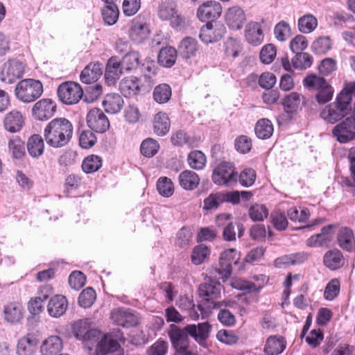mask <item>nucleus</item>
Listing matches in <instances>:
<instances>
[{
	"label": "nucleus",
	"mask_w": 355,
	"mask_h": 355,
	"mask_svg": "<svg viewBox=\"0 0 355 355\" xmlns=\"http://www.w3.org/2000/svg\"><path fill=\"white\" fill-rule=\"evenodd\" d=\"M72 135L73 125L66 118L53 119L46 125V142L53 148L67 144Z\"/></svg>",
	"instance_id": "nucleus-1"
},
{
	"label": "nucleus",
	"mask_w": 355,
	"mask_h": 355,
	"mask_svg": "<svg viewBox=\"0 0 355 355\" xmlns=\"http://www.w3.org/2000/svg\"><path fill=\"white\" fill-rule=\"evenodd\" d=\"M338 94L335 102L329 104L320 112V116L327 122L334 124L345 117L351 111V103L349 98Z\"/></svg>",
	"instance_id": "nucleus-2"
},
{
	"label": "nucleus",
	"mask_w": 355,
	"mask_h": 355,
	"mask_svg": "<svg viewBox=\"0 0 355 355\" xmlns=\"http://www.w3.org/2000/svg\"><path fill=\"white\" fill-rule=\"evenodd\" d=\"M42 83L40 80L32 78L20 80L15 89L17 98L24 103L34 101L42 95Z\"/></svg>",
	"instance_id": "nucleus-3"
},
{
	"label": "nucleus",
	"mask_w": 355,
	"mask_h": 355,
	"mask_svg": "<svg viewBox=\"0 0 355 355\" xmlns=\"http://www.w3.org/2000/svg\"><path fill=\"white\" fill-rule=\"evenodd\" d=\"M212 182L218 186L234 187L237 184V171L233 163L221 162L213 170Z\"/></svg>",
	"instance_id": "nucleus-4"
},
{
	"label": "nucleus",
	"mask_w": 355,
	"mask_h": 355,
	"mask_svg": "<svg viewBox=\"0 0 355 355\" xmlns=\"http://www.w3.org/2000/svg\"><path fill=\"white\" fill-rule=\"evenodd\" d=\"M124 334L119 329L103 334L96 347V355H107L118 351L125 343Z\"/></svg>",
	"instance_id": "nucleus-5"
},
{
	"label": "nucleus",
	"mask_w": 355,
	"mask_h": 355,
	"mask_svg": "<svg viewBox=\"0 0 355 355\" xmlns=\"http://www.w3.org/2000/svg\"><path fill=\"white\" fill-rule=\"evenodd\" d=\"M240 254L234 248H230L223 251L220 256L219 266L216 272L223 282L228 280L232 273V265L239 264Z\"/></svg>",
	"instance_id": "nucleus-6"
},
{
	"label": "nucleus",
	"mask_w": 355,
	"mask_h": 355,
	"mask_svg": "<svg viewBox=\"0 0 355 355\" xmlns=\"http://www.w3.org/2000/svg\"><path fill=\"white\" fill-rule=\"evenodd\" d=\"M58 96L60 101L65 105H74L79 102L83 96V89L75 82L62 83L58 87Z\"/></svg>",
	"instance_id": "nucleus-7"
},
{
	"label": "nucleus",
	"mask_w": 355,
	"mask_h": 355,
	"mask_svg": "<svg viewBox=\"0 0 355 355\" xmlns=\"http://www.w3.org/2000/svg\"><path fill=\"white\" fill-rule=\"evenodd\" d=\"M24 73V64L21 61L12 59L5 62L0 71V80L6 84H12L21 78Z\"/></svg>",
	"instance_id": "nucleus-8"
},
{
	"label": "nucleus",
	"mask_w": 355,
	"mask_h": 355,
	"mask_svg": "<svg viewBox=\"0 0 355 355\" xmlns=\"http://www.w3.org/2000/svg\"><path fill=\"white\" fill-rule=\"evenodd\" d=\"M333 135L340 143H347L355 137V112L332 130Z\"/></svg>",
	"instance_id": "nucleus-9"
},
{
	"label": "nucleus",
	"mask_w": 355,
	"mask_h": 355,
	"mask_svg": "<svg viewBox=\"0 0 355 355\" xmlns=\"http://www.w3.org/2000/svg\"><path fill=\"white\" fill-rule=\"evenodd\" d=\"M211 325L209 322L190 324L184 326V330L202 347L207 348V339L211 331Z\"/></svg>",
	"instance_id": "nucleus-10"
},
{
	"label": "nucleus",
	"mask_w": 355,
	"mask_h": 355,
	"mask_svg": "<svg viewBox=\"0 0 355 355\" xmlns=\"http://www.w3.org/2000/svg\"><path fill=\"white\" fill-rule=\"evenodd\" d=\"M86 121L88 127L98 133H104L110 128L107 116L99 108L91 109L87 114Z\"/></svg>",
	"instance_id": "nucleus-11"
},
{
	"label": "nucleus",
	"mask_w": 355,
	"mask_h": 355,
	"mask_svg": "<svg viewBox=\"0 0 355 355\" xmlns=\"http://www.w3.org/2000/svg\"><path fill=\"white\" fill-rule=\"evenodd\" d=\"M226 33V28L218 22H208L200 28L199 37L204 43L219 41Z\"/></svg>",
	"instance_id": "nucleus-12"
},
{
	"label": "nucleus",
	"mask_w": 355,
	"mask_h": 355,
	"mask_svg": "<svg viewBox=\"0 0 355 355\" xmlns=\"http://www.w3.org/2000/svg\"><path fill=\"white\" fill-rule=\"evenodd\" d=\"M222 14L221 4L214 0L202 3L197 10V17L201 21L216 22Z\"/></svg>",
	"instance_id": "nucleus-13"
},
{
	"label": "nucleus",
	"mask_w": 355,
	"mask_h": 355,
	"mask_svg": "<svg viewBox=\"0 0 355 355\" xmlns=\"http://www.w3.org/2000/svg\"><path fill=\"white\" fill-rule=\"evenodd\" d=\"M111 319L116 325L124 328L132 327L138 324L137 316L125 308H117L112 310Z\"/></svg>",
	"instance_id": "nucleus-14"
},
{
	"label": "nucleus",
	"mask_w": 355,
	"mask_h": 355,
	"mask_svg": "<svg viewBox=\"0 0 355 355\" xmlns=\"http://www.w3.org/2000/svg\"><path fill=\"white\" fill-rule=\"evenodd\" d=\"M222 288L223 286L219 282L209 277L204 283L200 284L198 293L205 300H214L220 297Z\"/></svg>",
	"instance_id": "nucleus-15"
},
{
	"label": "nucleus",
	"mask_w": 355,
	"mask_h": 355,
	"mask_svg": "<svg viewBox=\"0 0 355 355\" xmlns=\"http://www.w3.org/2000/svg\"><path fill=\"white\" fill-rule=\"evenodd\" d=\"M168 336L174 349H177L182 346H190L189 334L184 330V327L180 328L175 324L169 326Z\"/></svg>",
	"instance_id": "nucleus-16"
},
{
	"label": "nucleus",
	"mask_w": 355,
	"mask_h": 355,
	"mask_svg": "<svg viewBox=\"0 0 355 355\" xmlns=\"http://www.w3.org/2000/svg\"><path fill=\"white\" fill-rule=\"evenodd\" d=\"M225 22L230 29L240 30L246 21L243 10L239 6H232L225 13Z\"/></svg>",
	"instance_id": "nucleus-17"
},
{
	"label": "nucleus",
	"mask_w": 355,
	"mask_h": 355,
	"mask_svg": "<svg viewBox=\"0 0 355 355\" xmlns=\"http://www.w3.org/2000/svg\"><path fill=\"white\" fill-rule=\"evenodd\" d=\"M244 36L245 40L252 46L260 45L264 39L261 25L259 22L250 21L245 27Z\"/></svg>",
	"instance_id": "nucleus-18"
},
{
	"label": "nucleus",
	"mask_w": 355,
	"mask_h": 355,
	"mask_svg": "<svg viewBox=\"0 0 355 355\" xmlns=\"http://www.w3.org/2000/svg\"><path fill=\"white\" fill-rule=\"evenodd\" d=\"M125 71L120 60L116 56L111 57L106 64L105 78L109 85L115 84L116 80Z\"/></svg>",
	"instance_id": "nucleus-19"
},
{
	"label": "nucleus",
	"mask_w": 355,
	"mask_h": 355,
	"mask_svg": "<svg viewBox=\"0 0 355 355\" xmlns=\"http://www.w3.org/2000/svg\"><path fill=\"white\" fill-rule=\"evenodd\" d=\"M337 242L340 248L348 252L355 251L354 232L347 227H342L337 234Z\"/></svg>",
	"instance_id": "nucleus-20"
},
{
	"label": "nucleus",
	"mask_w": 355,
	"mask_h": 355,
	"mask_svg": "<svg viewBox=\"0 0 355 355\" xmlns=\"http://www.w3.org/2000/svg\"><path fill=\"white\" fill-rule=\"evenodd\" d=\"M68 302L67 298L62 295H55L49 301L47 311L53 318H59L67 311Z\"/></svg>",
	"instance_id": "nucleus-21"
},
{
	"label": "nucleus",
	"mask_w": 355,
	"mask_h": 355,
	"mask_svg": "<svg viewBox=\"0 0 355 355\" xmlns=\"http://www.w3.org/2000/svg\"><path fill=\"white\" fill-rule=\"evenodd\" d=\"M198 51V42L191 37L183 38L178 46V53L183 59L187 60L195 57Z\"/></svg>",
	"instance_id": "nucleus-22"
},
{
	"label": "nucleus",
	"mask_w": 355,
	"mask_h": 355,
	"mask_svg": "<svg viewBox=\"0 0 355 355\" xmlns=\"http://www.w3.org/2000/svg\"><path fill=\"white\" fill-rule=\"evenodd\" d=\"M149 29L144 22L134 20L130 30V38L136 44H141L148 37Z\"/></svg>",
	"instance_id": "nucleus-23"
},
{
	"label": "nucleus",
	"mask_w": 355,
	"mask_h": 355,
	"mask_svg": "<svg viewBox=\"0 0 355 355\" xmlns=\"http://www.w3.org/2000/svg\"><path fill=\"white\" fill-rule=\"evenodd\" d=\"M102 65L97 63H89L82 71L80 78L82 83L85 84H91L98 80V78L102 75Z\"/></svg>",
	"instance_id": "nucleus-24"
},
{
	"label": "nucleus",
	"mask_w": 355,
	"mask_h": 355,
	"mask_svg": "<svg viewBox=\"0 0 355 355\" xmlns=\"http://www.w3.org/2000/svg\"><path fill=\"white\" fill-rule=\"evenodd\" d=\"M44 296L33 297L30 300L28 304V310L31 314V316L28 318V324L31 327H35L39 322L40 317L38 315L42 312L44 306Z\"/></svg>",
	"instance_id": "nucleus-25"
},
{
	"label": "nucleus",
	"mask_w": 355,
	"mask_h": 355,
	"mask_svg": "<svg viewBox=\"0 0 355 355\" xmlns=\"http://www.w3.org/2000/svg\"><path fill=\"white\" fill-rule=\"evenodd\" d=\"M102 104L107 113L116 114L121 110L124 101L119 94L111 93L105 96Z\"/></svg>",
	"instance_id": "nucleus-26"
},
{
	"label": "nucleus",
	"mask_w": 355,
	"mask_h": 355,
	"mask_svg": "<svg viewBox=\"0 0 355 355\" xmlns=\"http://www.w3.org/2000/svg\"><path fill=\"white\" fill-rule=\"evenodd\" d=\"M323 263L331 270L339 269L344 264L343 253L338 249L329 250L324 255Z\"/></svg>",
	"instance_id": "nucleus-27"
},
{
	"label": "nucleus",
	"mask_w": 355,
	"mask_h": 355,
	"mask_svg": "<svg viewBox=\"0 0 355 355\" xmlns=\"http://www.w3.org/2000/svg\"><path fill=\"white\" fill-rule=\"evenodd\" d=\"M302 98L304 97L295 92L286 95L282 102L285 112L291 116L296 114L300 108Z\"/></svg>",
	"instance_id": "nucleus-28"
},
{
	"label": "nucleus",
	"mask_w": 355,
	"mask_h": 355,
	"mask_svg": "<svg viewBox=\"0 0 355 355\" xmlns=\"http://www.w3.org/2000/svg\"><path fill=\"white\" fill-rule=\"evenodd\" d=\"M24 123L21 113L17 110H12L7 114L4 119V127L10 132L19 131Z\"/></svg>",
	"instance_id": "nucleus-29"
},
{
	"label": "nucleus",
	"mask_w": 355,
	"mask_h": 355,
	"mask_svg": "<svg viewBox=\"0 0 355 355\" xmlns=\"http://www.w3.org/2000/svg\"><path fill=\"white\" fill-rule=\"evenodd\" d=\"M119 90L125 97L136 95L140 90V80L135 76L124 78L119 83Z\"/></svg>",
	"instance_id": "nucleus-30"
},
{
	"label": "nucleus",
	"mask_w": 355,
	"mask_h": 355,
	"mask_svg": "<svg viewBox=\"0 0 355 355\" xmlns=\"http://www.w3.org/2000/svg\"><path fill=\"white\" fill-rule=\"evenodd\" d=\"M178 182L182 189L187 191H192L198 186L200 178L196 172L190 170H184L180 173Z\"/></svg>",
	"instance_id": "nucleus-31"
},
{
	"label": "nucleus",
	"mask_w": 355,
	"mask_h": 355,
	"mask_svg": "<svg viewBox=\"0 0 355 355\" xmlns=\"http://www.w3.org/2000/svg\"><path fill=\"white\" fill-rule=\"evenodd\" d=\"M177 6V3L173 0L162 1L157 8L158 17L162 21L172 19L178 12Z\"/></svg>",
	"instance_id": "nucleus-32"
},
{
	"label": "nucleus",
	"mask_w": 355,
	"mask_h": 355,
	"mask_svg": "<svg viewBox=\"0 0 355 355\" xmlns=\"http://www.w3.org/2000/svg\"><path fill=\"white\" fill-rule=\"evenodd\" d=\"M5 320L11 324H17L23 318V308L19 303H10L4 308Z\"/></svg>",
	"instance_id": "nucleus-33"
},
{
	"label": "nucleus",
	"mask_w": 355,
	"mask_h": 355,
	"mask_svg": "<svg viewBox=\"0 0 355 355\" xmlns=\"http://www.w3.org/2000/svg\"><path fill=\"white\" fill-rule=\"evenodd\" d=\"M171 122L167 114L158 112L155 114L153 121V130L155 135L164 136L170 130Z\"/></svg>",
	"instance_id": "nucleus-34"
},
{
	"label": "nucleus",
	"mask_w": 355,
	"mask_h": 355,
	"mask_svg": "<svg viewBox=\"0 0 355 355\" xmlns=\"http://www.w3.org/2000/svg\"><path fill=\"white\" fill-rule=\"evenodd\" d=\"M227 306L224 301L213 302V307L220 309L218 314V319L220 322L225 326L230 327L235 324L236 318L234 315L225 308Z\"/></svg>",
	"instance_id": "nucleus-35"
},
{
	"label": "nucleus",
	"mask_w": 355,
	"mask_h": 355,
	"mask_svg": "<svg viewBox=\"0 0 355 355\" xmlns=\"http://www.w3.org/2000/svg\"><path fill=\"white\" fill-rule=\"evenodd\" d=\"M285 347L282 337L271 336L266 340L264 352L268 355H278L284 350Z\"/></svg>",
	"instance_id": "nucleus-36"
},
{
	"label": "nucleus",
	"mask_w": 355,
	"mask_h": 355,
	"mask_svg": "<svg viewBox=\"0 0 355 355\" xmlns=\"http://www.w3.org/2000/svg\"><path fill=\"white\" fill-rule=\"evenodd\" d=\"M177 54V50L172 46L162 48L157 56L158 62L164 67H171L176 61Z\"/></svg>",
	"instance_id": "nucleus-37"
},
{
	"label": "nucleus",
	"mask_w": 355,
	"mask_h": 355,
	"mask_svg": "<svg viewBox=\"0 0 355 355\" xmlns=\"http://www.w3.org/2000/svg\"><path fill=\"white\" fill-rule=\"evenodd\" d=\"M273 131V125L268 119L258 120L254 127L255 135L260 139H269L272 135Z\"/></svg>",
	"instance_id": "nucleus-38"
},
{
	"label": "nucleus",
	"mask_w": 355,
	"mask_h": 355,
	"mask_svg": "<svg viewBox=\"0 0 355 355\" xmlns=\"http://www.w3.org/2000/svg\"><path fill=\"white\" fill-rule=\"evenodd\" d=\"M37 345V340L32 334L21 338L19 340L17 347V352L19 355H29L31 354L35 346Z\"/></svg>",
	"instance_id": "nucleus-39"
},
{
	"label": "nucleus",
	"mask_w": 355,
	"mask_h": 355,
	"mask_svg": "<svg viewBox=\"0 0 355 355\" xmlns=\"http://www.w3.org/2000/svg\"><path fill=\"white\" fill-rule=\"evenodd\" d=\"M27 150L33 157L41 156L44 150V141L40 135L35 134L30 137L27 141Z\"/></svg>",
	"instance_id": "nucleus-40"
},
{
	"label": "nucleus",
	"mask_w": 355,
	"mask_h": 355,
	"mask_svg": "<svg viewBox=\"0 0 355 355\" xmlns=\"http://www.w3.org/2000/svg\"><path fill=\"white\" fill-rule=\"evenodd\" d=\"M171 140L175 146L187 145L189 148L197 147L198 143V141L194 137L188 135L183 130L176 132L172 135Z\"/></svg>",
	"instance_id": "nucleus-41"
},
{
	"label": "nucleus",
	"mask_w": 355,
	"mask_h": 355,
	"mask_svg": "<svg viewBox=\"0 0 355 355\" xmlns=\"http://www.w3.org/2000/svg\"><path fill=\"white\" fill-rule=\"evenodd\" d=\"M101 14L105 23L112 26L116 24L119 19V10L115 3H105Z\"/></svg>",
	"instance_id": "nucleus-42"
},
{
	"label": "nucleus",
	"mask_w": 355,
	"mask_h": 355,
	"mask_svg": "<svg viewBox=\"0 0 355 355\" xmlns=\"http://www.w3.org/2000/svg\"><path fill=\"white\" fill-rule=\"evenodd\" d=\"M172 95L171 88L169 85L162 83L157 85L153 90V96L155 101L159 104L167 103Z\"/></svg>",
	"instance_id": "nucleus-43"
},
{
	"label": "nucleus",
	"mask_w": 355,
	"mask_h": 355,
	"mask_svg": "<svg viewBox=\"0 0 355 355\" xmlns=\"http://www.w3.org/2000/svg\"><path fill=\"white\" fill-rule=\"evenodd\" d=\"M297 26L301 33H310L316 28L318 20L313 15L306 14L299 18Z\"/></svg>",
	"instance_id": "nucleus-44"
},
{
	"label": "nucleus",
	"mask_w": 355,
	"mask_h": 355,
	"mask_svg": "<svg viewBox=\"0 0 355 355\" xmlns=\"http://www.w3.org/2000/svg\"><path fill=\"white\" fill-rule=\"evenodd\" d=\"M189 166L194 170H202L206 165L207 158L200 150H192L187 157Z\"/></svg>",
	"instance_id": "nucleus-45"
},
{
	"label": "nucleus",
	"mask_w": 355,
	"mask_h": 355,
	"mask_svg": "<svg viewBox=\"0 0 355 355\" xmlns=\"http://www.w3.org/2000/svg\"><path fill=\"white\" fill-rule=\"evenodd\" d=\"M327 84V82L324 77L313 73L307 74L303 79V85L309 90L318 91Z\"/></svg>",
	"instance_id": "nucleus-46"
},
{
	"label": "nucleus",
	"mask_w": 355,
	"mask_h": 355,
	"mask_svg": "<svg viewBox=\"0 0 355 355\" xmlns=\"http://www.w3.org/2000/svg\"><path fill=\"white\" fill-rule=\"evenodd\" d=\"M210 249L205 244L196 245L191 254V261L194 265L202 264L209 256Z\"/></svg>",
	"instance_id": "nucleus-47"
},
{
	"label": "nucleus",
	"mask_w": 355,
	"mask_h": 355,
	"mask_svg": "<svg viewBox=\"0 0 355 355\" xmlns=\"http://www.w3.org/2000/svg\"><path fill=\"white\" fill-rule=\"evenodd\" d=\"M156 187L159 194L164 198H169L174 193V185L172 180L166 176L158 178Z\"/></svg>",
	"instance_id": "nucleus-48"
},
{
	"label": "nucleus",
	"mask_w": 355,
	"mask_h": 355,
	"mask_svg": "<svg viewBox=\"0 0 355 355\" xmlns=\"http://www.w3.org/2000/svg\"><path fill=\"white\" fill-rule=\"evenodd\" d=\"M332 46L331 39L329 36L319 37L311 44V51L318 55L327 53Z\"/></svg>",
	"instance_id": "nucleus-49"
},
{
	"label": "nucleus",
	"mask_w": 355,
	"mask_h": 355,
	"mask_svg": "<svg viewBox=\"0 0 355 355\" xmlns=\"http://www.w3.org/2000/svg\"><path fill=\"white\" fill-rule=\"evenodd\" d=\"M159 149V143L154 139L148 137L143 140L140 145V152L146 157L155 156Z\"/></svg>",
	"instance_id": "nucleus-50"
},
{
	"label": "nucleus",
	"mask_w": 355,
	"mask_h": 355,
	"mask_svg": "<svg viewBox=\"0 0 355 355\" xmlns=\"http://www.w3.org/2000/svg\"><path fill=\"white\" fill-rule=\"evenodd\" d=\"M87 85H88L85 88V92H83L82 98H83L84 101L86 103H93L102 94L103 87L100 83Z\"/></svg>",
	"instance_id": "nucleus-51"
},
{
	"label": "nucleus",
	"mask_w": 355,
	"mask_h": 355,
	"mask_svg": "<svg viewBox=\"0 0 355 355\" xmlns=\"http://www.w3.org/2000/svg\"><path fill=\"white\" fill-rule=\"evenodd\" d=\"M102 166L101 157L92 155L85 157L82 163L83 171L86 173H92L97 171Z\"/></svg>",
	"instance_id": "nucleus-52"
},
{
	"label": "nucleus",
	"mask_w": 355,
	"mask_h": 355,
	"mask_svg": "<svg viewBox=\"0 0 355 355\" xmlns=\"http://www.w3.org/2000/svg\"><path fill=\"white\" fill-rule=\"evenodd\" d=\"M120 62L125 71H130L136 69L139 64V53L136 51L127 52Z\"/></svg>",
	"instance_id": "nucleus-53"
},
{
	"label": "nucleus",
	"mask_w": 355,
	"mask_h": 355,
	"mask_svg": "<svg viewBox=\"0 0 355 355\" xmlns=\"http://www.w3.org/2000/svg\"><path fill=\"white\" fill-rule=\"evenodd\" d=\"M313 57L308 53H297L292 59V64L294 68L298 69H306L313 64Z\"/></svg>",
	"instance_id": "nucleus-54"
},
{
	"label": "nucleus",
	"mask_w": 355,
	"mask_h": 355,
	"mask_svg": "<svg viewBox=\"0 0 355 355\" xmlns=\"http://www.w3.org/2000/svg\"><path fill=\"white\" fill-rule=\"evenodd\" d=\"M257 173L251 168L243 169L240 174L237 173V182L243 187L248 188L252 186L256 180Z\"/></svg>",
	"instance_id": "nucleus-55"
},
{
	"label": "nucleus",
	"mask_w": 355,
	"mask_h": 355,
	"mask_svg": "<svg viewBox=\"0 0 355 355\" xmlns=\"http://www.w3.org/2000/svg\"><path fill=\"white\" fill-rule=\"evenodd\" d=\"M248 215L253 221H263L268 216V210L263 205L254 204L248 209Z\"/></svg>",
	"instance_id": "nucleus-56"
},
{
	"label": "nucleus",
	"mask_w": 355,
	"mask_h": 355,
	"mask_svg": "<svg viewBox=\"0 0 355 355\" xmlns=\"http://www.w3.org/2000/svg\"><path fill=\"white\" fill-rule=\"evenodd\" d=\"M96 297V291L92 287L84 289L79 295L78 304L85 309L89 308L94 303Z\"/></svg>",
	"instance_id": "nucleus-57"
},
{
	"label": "nucleus",
	"mask_w": 355,
	"mask_h": 355,
	"mask_svg": "<svg viewBox=\"0 0 355 355\" xmlns=\"http://www.w3.org/2000/svg\"><path fill=\"white\" fill-rule=\"evenodd\" d=\"M270 220L274 228L277 231H284L288 225L286 215L279 211H272L270 214Z\"/></svg>",
	"instance_id": "nucleus-58"
},
{
	"label": "nucleus",
	"mask_w": 355,
	"mask_h": 355,
	"mask_svg": "<svg viewBox=\"0 0 355 355\" xmlns=\"http://www.w3.org/2000/svg\"><path fill=\"white\" fill-rule=\"evenodd\" d=\"M223 203L220 192L211 193L203 200L202 209L206 211L216 210Z\"/></svg>",
	"instance_id": "nucleus-59"
},
{
	"label": "nucleus",
	"mask_w": 355,
	"mask_h": 355,
	"mask_svg": "<svg viewBox=\"0 0 355 355\" xmlns=\"http://www.w3.org/2000/svg\"><path fill=\"white\" fill-rule=\"evenodd\" d=\"M62 349V342L58 336L46 339V355H57Z\"/></svg>",
	"instance_id": "nucleus-60"
},
{
	"label": "nucleus",
	"mask_w": 355,
	"mask_h": 355,
	"mask_svg": "<svg viewBox=\"0 0 355 355\" xmlns=\"http://www.w3.org/2000/svg\"><path fill=\"white\" fill-rule=\"evenodd\" d=\"M274 34L277 40L286 41L291 35L290 25L285 21H279L275 26Z\"/></svg>",
	"instance_id": "nucleus-61"
},
{
	"label": "nucleus",
	"mask_w": 355,
	"mask_h": 355,
	"mask_svg": "<svg viewBox=\"0 0 355 355\" xmlns=\"http://www.w3.org/2000/svg\"><path fill=\"white\" fill-rule=\"evenodd\" d=\"M192 235L190 228L186 227L181 228L177 234L176 245L182 248L189 246L192 241Z\"/></svg>",
	"instance_id": "nucleus-62"
},
{
	"label": "nucleus",
	"mask_w": 355,
	"mask_h": 355,
	"mask_svg": "<svg viewBox=\"0 0 355 355\" xmlns=\"http://www.w3.org/2000/svg\"><path fill=\"white\" fill-rule=\"evenodd\" d=\"M315 100L319 104H325L329 102L333 97L334 89L329 83L317 91Z\"/></svg>",
	"instance_id": "nucleus-63"
},
{
	"label": "nucleus",
	"mask_w": 355,
	"mask_h": 355,
	"mask_svg": "<svg viewBox=\"0 0 355 355\" xmlns=\"http://www.w3.org/2000/svg\"><path fill=\"white\" fill-rule=\"evenodd\" d=\"M277 50L274 44H268L263 46L260 51L259 58L263 64H270L275 58Z\"/></svg>",
	"instance_id": "nucleus-64"
}]
</instances>
